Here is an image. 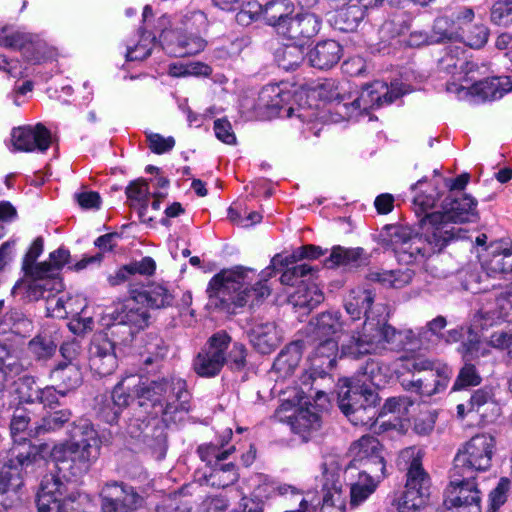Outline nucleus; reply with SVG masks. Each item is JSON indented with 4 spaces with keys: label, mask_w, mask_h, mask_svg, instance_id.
<instances>
[{
    "label": "nucleus",
    "mask_w": 512,
    "mask_h": 512,
    "mask_svg": "<svg viewBox=\"0 0 512 512\" xmlns=\"http://www.w3.org/2000/svg\"><path fill=\"white\" fill-rule=\"evenodd\" d=\"M501 76L487 77L473 83L469 87V93L482 101H494L504 96L502 92Z\"/></svg>",
    "instance_id": "nucleus-46"
},
{
    "label": "nucleus",
    "mask_w": 512,
    "mask_h": 512,
    "mask_svg": "<svg viewBox=\"0 0 512 512\" xmlns=\"http://www.w3.org/2000/svg\"><path fill=\"white\" fill-rule=\"evenodd\" d=\"M131 404L129 385L126 380L119 381L110 393L95 397L94 411L96 418L108 425H117L123 411Z\"/></svg>",
    "instance_id": "nucleus-18"
},
{
    "label": "nucleus",
    "mask_w": 512,
    "mask_h": 512,
    "mask_svg": "<svg viewBox=\"0 0 512 512\" xmlns=\"http://www.w3.org/2000/svg\"><path fill=\"white\" fill-rule=\"evenodd\" d=\"M489 35V28L484 24H474L468 28L462 26L459 41L464 42L471 48L479 49L488 42Z\"/></svg>",
    "instance_id": "nucleus-54"
},
{
    "label": "nucleus",
    "mask_w": 512,
    "mask_h": 512,
    "mask_svg": "<svg viewBox=\"0 0 512 512\" xmlns=\"http://www.w3.org/2000/svg\"><path fill=\"white\" fill-rule=\"evenodd\" d=\"M31 422V413L23 406L18 405L10 420V434L13 440L11 448L6 452L2 467L0 468V509L9 510L21 503L20 490L24 486V479L44 471L47 466H34L24 468L16 462L13 450L36 445L29 438L22 436Z\"/></svg>",
    "instance_id": "nucleus-4"
},
{
    "label": "nucleus",
    "mask_w": 512,
    "mask_h": 512,
    "mask_svg": "<svg viewBox=\"0 0 512 512\" xmlns=\"http://www.w3.org/2000/svg\"><path fill=\"white\" fill-rule=\"evenodd\" d=\"M461 27L451 16H439L434 20L432 26V41L435 43L459 41Z\"/></svg>",
    "instance_id": "nucleus-42"
},
{
    "label": "nucleus",
    "mask_w": 512,
    "mask_h": 512,
    "mask_svg": "<svg viewBox=\"0 0 512 512\" xmlns=\"http://www.w3.org/2000/svg\"><path fill=\"white\" fill-rule=\"evenodd\" d=\"M327 251L328 249H323L315 244H305L294 249L290 255L282 256L281 254H276L273 257V263L279 262L281 266H288L304 259L316 260L324 256Z\"/></svg>",
    "instance_id": "nucleus-47"
},
{
    "label": "nucleus",
    "mask_w": 512,
    "mask_h": 512,
    "mask_svg": "<svg viewBox=\"0 0 512 512\" xmlns=\"http://www.w3.org/2000/svg\"><path fill=\"white\" fill-rule=\"evenodd\" d=\"M276 266L273 263L261 272V278L254 284L249 278V273L255 276V270L241 265L230 269H222L209 281L206 293L209 301L220 311L228 314H236L237 309L249 305L251 308L258 306L271 294L267 285L268 278L275 275Z\"/></svg>",
    "instance_id": "nucleus-2"
},
{
    "label": "nucleus",
    "mask_w": 512,
    "mask_h": 512,
    "mask_svg": "<svg viewBox=\"0 0 512 512\" xmlns=\"http://www.w3.org/2000/svg\"><path fill=\"white\" fill-rule=\"evenodd\" d=\"M511 481L507 477H501L488 495V507L486 512H499L500 508L506 503L510 491Z\"/></svg>",
    "instance_id": "nucleus-59"
},
{
    "label": "nucleus",
    "mask_w": 512,
    "mask_h": 512,
    "mask_svg": "<svg viewBox=\"0 0 512 512\" xmlns=\"http://www.w3.org/2000/svg\"><path fill=\"white\" fill-rule=\"evenodd\" d=\"M111 322L107 324L106 328L102 331H98L107 338L115 346H127L134 340L137 334L128 324L124 321H120L118 316L113 312L111 314Z\"/></svg>",
    "instance_id": "nucleus-41"
},
{
    "label": "nucleus",
    "mask_w": 512,
    "mask_h": 512,
    "mask_svg": "<svg viewBox=\"0 0 512 512\" xmlns=\"http://www.w3.org/2000/svg\"><path fill=\"white\" fill-rule=\"evenodd\" d=\"M86 496L68 493L67 485L58 475L42 479L36 494L38 512H86Z\"/></svg>",
    "instance_id": "nucleus-9"
},
{
    "label": "nucleus",
    "mask_w": 512,
    "mask_h": 512,
    "mask_svg": "<svg viewBox=\"0 0 512 512\" xmlns=\"http://www.w3.org/2000/svg\"><path fill=\"white\" fill-rule=\"evenodd\" d=\"M69 432L70 441L55 444L53 447L45 442L29 445L14 449L12 454L21 468L48 466L51 461L63 476H69L74 480L81 479L98 460L101 440L98 431L88 419L74 421Z\"/></svg>",
    "instance_id": "nucleus-1"
},
{
    "label": "nucleus",
    "mask_w": 512,
    "mask_h": 512,
    "mask_svg": "<svg viewBox=\"0 0 512 512\" xmlns=\"http://www.w3.org/2000/svg\"><path fill=\"white\" fill-rule=\"evenodd\" d=\"M1 322L7 326L12 333L26 337L33 329V322L20 309L10 308L2 317Z\"/></svg>",
    "instance_id": "nucleus-52"
},
{
    "label": "nucleus",
    "mask_w": 512,
    "mask_h": 512,
    "mask_svg": "<svg viewBox=\"0 0 512 512\" xmlns=\"http://www.w3.org/2000/svg\"><path fill=\"white\" fill-rule=\"evenodd\" d=\"M99 498L102 512H135L142 501L136 489L122 481L106 482Z\"/></svg>",
    "instance_id": "nucleus-17"
},
{
    "label": "nucleus",
    "mask_w": 512,
    "mask_h": 512,
    "mask_svg": "<svg viewBox=\"0 0 512 512\" xmlns=\"http://www.w3.org/2000/svg\"><path fill=\"white\" fill-rule=\"evenodd\" d=\"M177 422L178 421H164L161 418L157 420L151 433L144 436V442L155 459L162 460L165 458L168 450V426L171 423L176 424Z\"/></svg>",
    "instance_id": "nucleus-39"
},
{
    "label": "nucleus",
    "mask_w": 512,
    "mask_h": 512,
    "mask_svg": "<svg viewBox=\"0 0 512 512\" xmlns=\"http://www.w3.org/2000/svg\"><path fill=\"white\" fill-rule=\"evenodd\" d=\"M400 458L404 463L403 491L393 500L398 512H420L430 500L432 479L423 465V453L415 447L404 449Z\"/></svg>",
    "instance_id": "nucleus-7"
},
{
    "label": "nucleus",
    "mask_w": 512,
    "mask_h": 512,
    "mask_svg": "<svg viewBox=\"0 0 512 512\" xmlns=\"http://www.w3.org/2000/svg\"><path fill=\"white\" fill-rule=\"evenodd\" d=\"M282 267L285 269L281 273L280 282L288 286L301 284L304 282V278L309 277L311 279L318 272L317 268L306 263H295Z\"/></svg>",
    "instance_id": "nucleus-51"
},
{
    "label": "nucleus",
    "mask_w": 512,
    "mask_h": 512,
    "mask_svg": "<svg viewBox=\"0 0 512 512\" xmlns=\"http://www.w3.org/2000/svg\"><path fill=\"white\" fill-rule=\"evenodd\" d=\"M421 232L403 224H386L378 234L377 243L392 251L399 263L409 265L439 254L444 250L445 240H439L441 231L434 232L430 224L419 220Z\"/></svg>",
    "instance_id": "nucleus-5"
},
{
    "label": "nucleus",
    "mask_w": 512,
    "mask_h": 512,
    "mask_svg": "<svg viewBox=\"0 0 512 512\" xmlns=\"http://www.w3.org/2000/svg\"><path fill=\"white\" fill-rule=\"evenodd\" d=\"M11 142L14 151L45 153L51 146L52 135L42 123L18 126L11 130Z\"/></svg>",
    "instance_id": "nucleus-20"
},
{
    "label": "nucleus",
    "mask_w": 512,
    "mask_h": 512,
    "mask_svg": "<svg viewBox=\"0 0 512 512\" xmlns=\"http://www.w3.org/2000/svg\"><path fill=\"white\" fill-rule=\"evenodd\" d=\"M114 313L120 321H124L134 331L139 333L147 328L150 324L151 315L145 305L134 295L129 294V298Z\"/></svg>",
    "instance_id": "nucleus-29"
},
{
    "label": "nucleus",
    "mask_w": 512,
    "mask_h": 512,
    "mask_svg": "<svg viewBox=\"0 0 512 512\" xmlns=\"http://www.w3.org/2000/svg\"><path fill=\"white\" fill-rule=\"evenodd\" d=\"M305 343L296 340L286 345L275 358L272 369L282 377L290 376L299 366Z\"/></svg>",
    "instance_id": "nucleus-33"
},
{
    "label": "nucleus",
    "mask_w": 512,
    "mask_h": 512,
    "mask_svg": "<svg viewBox=\"0 0 512 512\" xmlns=\"http://www.w3.org/2000/svg\"><path fill=\"white\" fill-rule=\"evenodd\" d=\"M477 201L469 194H462L458 198H446L443 203V211H434L425 215L422 221L431 225L434 232L441 231L439 240H445L444 249L452 242L459 239V232L453 226L455 223L474 221L478 217L476 210Z\"/></svg>",
    "instance_id": "nucleus-8"
},
{
    "label": "nucleus",
    "mask_w": 512,
    "mask_h": 512,
    "mask_svg": "<svg viewBox=\"0 0 512 512\" xmlns=\"http://www.w3.org/2000/svg\"><path fill=\"white\" fill-rule=\"evenodd\" d=\"M307 393L308 397L313 399V403L305 402V406H300L288 417L292 432L299 435L304 442L310 440L312 434L320 429L321 413L328 402L327 394L318 387L313 391L307 390Z\"/></svg>",
    "instance_id": "nucleus-15"
},
{
    "label": "nucleus",
    "mask_w": 512,
    "mask_h": 512,
    "mask_svg": "<svg viewBox=\"0 0 512 512\" xmlns=\"http://www.w3.org/2000/svg\"><path fill=\"white\" fill-rule=\"evenodd\" d=\"M116 347L107 336L94 333L88 349L91 371L100 377L111 375L118 367Z\"/></svg>",
    "instance_id": "nucleus-21"
},
{
    "label": "nucleus",
    "mask_w": 512,
    "mask_h": 512,
    "mask_svg": "<svg viewBox=\"0 0 512 512\" xmlns=\"http://www.w3.org/2000/svg\"><path fill=\"white\" fill-rule=\"evenodd\" d=\"M492 24L508 28L512 26V0H498L490 8Z\"/></svg>",
    "instance_id": "nucleus-60"
},
{
    "label": "nucleus",
    "mask_w": 512,
    "mask_h": 512,
    "mask_svg": "<svg viewBox=\"0 0 512 512\" xmlns=\"http://www.w3.org/2000/svg\"><path fill=\"white\" fill-rule=\"evenodd\" d=\"M414 271L411 269L376 273L374 280L381 283H388L392 288L400 289L411 283Z\"/></svg>",
    "instance_id": "nucleus-62"
},
{
    "label": "nucleus",
    "mask_w": 512,
    "mask_h": 512,
    "mask_svg": "<svg viewBox=\"0 0 512 512\" xmlns=\"http://www.w3.org/2000/svg\"><path fill=\"white\" fill-rule=\"evenodd\" d=\"M72 418V411L69 408L53 409L47 412L35 428V434L29 433V436H38L40 434L55 432L64 427Z\"/></svg>",
    "instance_id": "nucleus-44"
},
{
    "label": "nucleus",
    "mask_w": 512,
    "mask_h": 512,
    "mask_svg": "<svg viewBox=\"0 0 512 512\" xmlns=\"http://www.w3.org/2000/svg\"><path fill=\"white\" fill-rule=\"evenodd\" d=\"M363 16L364 12L360 5H346L336 11L334 24L340 31L351 32L357 28Z\"/></svg>",
    "instance_id": "nucleus-48"
},
{
    "label": "nucleus",
    "mask_w": 512,
    "mask_h": 512,
    "mask_svg": "<svg viewBox=\"0 0 512 512\" xmlns=\"http://www.w3.org/2000/svg\"><path fill=\"white\" fill-rule=\"evenodd\" d=\"M496 450V439L488 433H479L471 437L457 451L451 469L478 477L492 467Z\"/></svg>",
    "instance_id": "nucleus-11"
},
{
    "label": "nucleus",
    "mask_w": 512,
    "mask_h": 512,
    "mask_svg": "<svg viewBox=\"0 0 512 512\" xmlns=\"http://www.w3.org/2000/svg\"><path fill=\"white\" fill-rule=\"evenodd\" d=\"M383 348L390 350L400 351L404 350L407 345V340L412 334L411 330L403 331L397 330L395 327L390 325L387 321L383 320Z\"/></svg>",
    "instance_id": "nucleus-55"
},
{
    "label": "nucleus",
    "mask_w": 512,
    "mask_h": 512,
    "mask_svg": "<svg viewBox=\"0 0 512 512\" xmlns=\"http://www.w3.org/2000/svg\"><path fill=\"white\" fill-rule=\"evenodd\" d=\"M130 401L151 418L160 414L164 421H182L192 409V394L187 381L176 375L155 380H139L129 385Z\"/></svg>",
    "instance_id": "nucleus-3"
},
{
    "label": "nucleus",
    "mask_w": 512,
    "mask_h": 512,
    "mask_svg": "<svg viewBox=\"0 0 512 512\" xmlns=\"http://www.w3.org/2000/svg\"><path fill=\"white\" fill-rule=\"evenodd\" d=\"M24 274L28 278H36L37 280L51 284L52 280L63 281L60 273L54 266L48 261H43L33 264L28 269H25Z\"/></svg>",
    "instance_id": "nucleus-61"
},
{
    "label": "nucleus",
    "mask_w": 512,
    "mask_h": 512,
    "mask_svg": "<svg viewBox=\"0 0 512 512\" xmlns=\"http://www.w3.org/2000/svg\"><path fill=\"white\" fill-rule=\"evenodd\" d=\"M344 55V47L334 39L318 41L307 52L308 62L311 67L327 71L334 68Z\"/></svg>",
    "instance_id": "nucleus-24"
},
{
    "label": "nucleus",
    "mask_w": 512,
    "mask_h": 512,
    "mask_svg": "<svg viewBox=\"0 0 512 512\" xmlns=\"http://www.w3.org/2000/svg\"><path fill=\"white\" fill-rule=\"evenodd\" d=\"M374 301L375 293L372 290L356 288L345 298L344 307L352 320H359L361 317L367 319Z\"/></svg>",
    "instance_id": "nucleus-34"
},
{
    "label": "nucleus",
    "mask_w": 512,
    "mask_h": 512,
    "mask_svg": "<svg viewBox=\"0 0 512 512\" xmlns=\"http://www.w3.org/2000/svg\"><path fill=\"white\" fill-rule=\"evenodd\" d=\"M249 355L246 345L240 341H233L230 335V342L224 352L223 365L233 374L245 373L250 366Z\"/></svg>",
    "instance_id": "nucleus-35"
},
{
    "label": "nucleus",
    "mask_w": 512,
    "mask_h": 512,
    "mask_svg": "<svg viewBox=\"0 0 512 512\" xmlns=\"http://www.w3.org/2000/svg\"><path fill=\"white\" fill-rule=\"evenodd\" d=\"M322 28V18L312 12H302L292 15L287 25L281 30L283 39L308 46L319 34Z\"/></svg>",
    "instance_id": "nucleus-22"
},
{
    "label": "nucleus",
    "mask_w": 512,
    "mask_h": 512,
    "mask_svg": "<svg viewBox=\"0 0 512 512\" xmlns=\"http://www.w3.org/2000/svg\"><path fill=\"white\" fill-rule=\"evenodd\" d=\"M382 366L379 361L368 358L364 364L357 368L356 373L352 377H359L367 381L370 386L378 385L383 375Z\"/></svg>",
    "instance_id": "nucleus-64"
},
{
    "label": "nucleus",
    "mask_w": 512,
    "mask_h": 512,
    "mask_svg": "<svg viewBox=\"0 0 512 512\" xmlns=\"http://www.w3.org/2000/svg\"><path fill=\"white\" fill-rule=\"evenodd\" d=\"M295 306L314 309L324 300L323 293L316 286L299 288L292 296Z\"/></svg>",
    "instance_id": "nucleus-58"
},
{
    "label": "nucleus",
    "mask_w": 512,
    "mask_h": 512,
    "mask_svg": "<svg viewBox=\"0 0 512 512\" xmlns=\"http://www.w3.org/2000/svg\"><path fill=\"white\" fill-rule=\"evenodd\" d=\"M312 342L315 347L309 357V368L300 377L301 386L308 387L309 391L315 389L314 384L318 379L332 380V372L337 367L338 359L344 357L337 339Z\"/></svg>",
    "instance_id": "nucleus-13"
},
{
    "label": "nucleus",
    "mask_w": 512,
    "mask_h": 512,
    "mask_svg": "<svg viewBox=\"0 0 512 512\" xmlns=\"http://www.w3.org/2000/svg\"><path fill=\"white\" fill-rule=\"evenodd\" d=\"M249 10L241 9L239 16L249 14L250 20L263 18L266 25L271 26L280 35L292 17L295 7L291 0H270L264 5L257 2H248Z\"/></svg>",
    "instance_id": "nucleus-19"
},
{
    "label": "nucleus",
    "mask_w": 512,
    "mask_h": 512,
    "mask_svg": "<svg viewBox=\"0 0 512 512\" xmlns=\"http://www.w3.org/2000/svg\"><path fill=\"white\" fill-rule=\"evenodd\" d=\"M338 406L355 426L372 428L379 418L380 397L370 384L359 377L338 380Z\"/></svg>",
    "instance_id": "nucleus-6"
},
{
    "label": "nucleus",
    "mask_w": 512,
    "mask_h": 512,
    "mask_svg": "<svg viewBox=\"0 0 512 512\" xmlns=\"http://www.w3.org/2000/svg\"><path fill=\"white\" fill-rule=\"evenodd\" d=\"M239 472L235 463H218L210 468V473L206 475L207 481L212 487L226 488L235 484L239 480Z\"/></svg>",
    "instance_id": "nucleus-43"
},
{
    "label": "nucleus",
    "mask_w": 512,
    "mask_h": 512,
    "mask_svg": "<svg viewBox=\"0 0 512 512\" xmlns=\"http://www.w3.org/2000/svg\"><path fill=\"white\" fill-rule=\"evenodd\" d=\"M413 191H416L413 198L414 212L419 220L424 218L425 215H429L432 212L429 210L436 206V203L441 197V193L435 185L429 183L426 177L418 180L411 186Z\"/></svg>",
    "instance_id": "nucleus-31"
},
{
    "label": "nucleus",
    "mask_w": 512,
    "mask_h": 512,
    "mask_svg": "<svg viewBox=\"0 0 512 512\" xmlns=\"http://www.w3.org/2000/svg\"><path fill=\"white\" fill-rule=\"evenodd\" d=\"M57 343L52 335L48 333H39L28 342V350L38 361L51 359L57 350Z\"/></svg>",
    "instance_id": "nucleus-49"
},
{
    "label": "nucleus",
    "mask_w": 512,
    "mask_h": 512,
    "mask_svg": "<svg viewBox=\"0 0 512 512\" xmlns=\"http://www.w3.org/2000/svg\"><path fill=\"white\" fill-rule=\"evenodd\" d=\"M50 378L65 392L76 389L82 382V373L74 363H59L50 372Z\"/></svg>",
    "instance_id": "nucleus-40"
},
{
    "label": "nucleus",
    "mask_w": 512,
    "mask_h": 512,
    "mask_svg": "<svg viewBox=\"0 0 512 512\" xmlns=\"http://www.w3.org/2000/svg\"><path fill=\"white\" fill-rule=\"evenodd\" d=\"M168 351L169 346L159 334L153 332L146 334L139 354L142 368L147 373L159 370Z\"/></svg>",
    "instance_id": "nucleus-27"
},
{
    "label": "nucleus",
    "mask_w": 512,
    "mask_h": 512,
    "mask_svg": "<svg viewBox=\"0 0 512 512\" xmlns=\"http://www.w3.org/2000/svg\"><path fill=\"white\" fill-rule=\"evenodd\" d=\"M482 377L477 370L476 366L470 361H465L464 365L460 368L458 375L452 385L451 391H461L469 387L480 385Z\"/></svg>",
    "instance_id": "nucleus-53"
},
{
    "label": "nucleus",
    "mask_w": 512,
    "mask_h": 512,
    "mask_svg": "<svg viewBox=\"0 0 512 512\" xmlns=\"http://www.w3.org/2000/svg\"><path fill=\"white\" fill-rule=\"evenodd\" d=\"M127 199L130 201V207H135L136 202L138 207V216L141 222H150L152 217H147V209L149 206V183L145 178H138L131 181L125 189Z\"/></svg>",
    "instance_id": "nucleus-37"
},
{
    "label": "nucleus",
    "mask_w": 512,
    "mask_h": 512,
    "mask_svg": "<svg viewBox=\"0 0 512 512\" xmlns=\"http://www.w3.org/2000/svg\"><path fill=\"white\" fill-rule=\"evenodd\" d=\"M357 479L350 483V504L356 507L373 494L380 481L366 476L356 475Z\"/></svg>",
    "instance_id": "nucleus-50"
},
{
    "label": "nucleus",
    "mask_w": 512,
    "mask_h": 512,
    "mask_svg": "<svg viewBox=\"0 0 512 512\" xmlns=\"http://www.w3.org/2000/svg\"><path fill=\"white\" fill-rule=\"evenodd\" d=\"M482 492L477 477L450 469L444 505L455 512H482Z\"/></svg>",
    "instance_id": "nucleus-12"
},
{
    "label": "nucleus",
    "mask_w": 512,
    "mask_h": 512,
    "mask_svg": "<svg viewBox=\"0 0 512 512\" xmlns=\"http://www.w3.org/2000/svg\"><path fill=\"white\" fill-rule=\"evenodd\" d=\"M253 348L263 355L274 352L280 344L277 327L273 322L254 325L248 332Z\"/></svg>",
    "instance_id": "nucleus-32"
},
{
    "label": "nucleus",
    "mask_w": 512,
    "mask_h": 512,
    "mask_svg": "<svg viewBox=\"0 0 512 512\" xmlns=\"http://www.w3.org/2000/svg\"><path fill=\"white\" fill-rule=\"evenodd\" d=\"M64 288L63 281L52 280V283L43 282L36 278L29 280H19L12 288L13 295H22L26 302H37L40 299H49L54 297V293L61 292Z\"/></svg>",
    "instance_id": "nucleus-26"
},
{
    "label": "nucleus",
    "mask_w": 512,
    "mask_h": 512,
    "mask_svg": "<svg viewBox=\"0 0 512 512\" xmlns=\"http://www.w3.org/2000/svg\"><path fill=\"white\" fill-rule=\"evenodd\" d=\"M306 57V46L296 42L285 44L277 54L279 66L286 71L299 68Z\"/></svg>",
    "instance_id": "nucleus-45"
},
{
    "label": "nucleus",
    "mask_w": 512,
    "mask_h": 512,
    "mask_svg": "<svg viewBox=\"0 0 512 512\" xmlns=\"http://www.w3.org/2000/svg\"><path fill=\"white\" fill-rule=\"evenodd\" d=\"M354 457L345 468V477L366 476L381 481L386 477L383 445L378 438L364 435L353 444Z\"/></svg>",
    "instance_id": "nucleus-10"
},
{
    "label": "nucleus",
    "mask_w": 512,
    "mask_h": 512,
    "mask_svg": "<svg viewBox=\"0 0 512 512\" xmlns=\"http://www.w3.org/2000/svg\"><path fill=\"white\" fill-rule=\"evenodd\" d=\"M161 37L163 49L176 58L196 55L206 46V41L201 36L182 29L164 30Z\"/></svg>",
    "instance_id": "nucleus-23"
},
{
    "label": "nucleus",
    "mask_w": 512,
    "mask_h": 512,
    "mask_svg": "<svg viewBox=\"0 0 512 512\" xmlns=\"http://www.w3.org/2000/svg\"><path fill=\"white\" fill-rule=\"evenodd\" d=\"M376 84H367L360 95L354 99L351 105L355 109L367 112L370 109H378L382 106L381 93L375 88Z\"/></svg>",
    "instance_id": "nucleus-56"
},
{
    "label": "nucleus",
    "mask_w": 512,
    "mask_h": 512,
    "mask_svg": "<svg viewBox=\"0 0 512 512\" xmlns=\"http://www.w3.org/2000/svg\"><path fill=\"white\" fill-rule=\"evenodd\" d=\"M438 414L435 411H420L412 419V430L419 436H428L434 430Z\"/></svg>",
    "instance_id": "nucleus-63"
},
{
    "label": "nucleus",
    "mask_w": 512,
    "mask_h": 512,
    "mask_svg": "<svg viewBox=\"0 0 512 512\" xmlns=\"http://www.w3.org/2000/svg\"><path fill=\"white\" fill-rule=\"evenodd\" d=\"M452 371L447 365L434 366L423 376L412 380L411 384L422 396L441 393L448 387Z\"/></svg>",
    "instance_id": "nucleus-28"
},
{
    "label": "nucleus",
    "mask_w": 512,
    "mask_h": 512,
    "mask_svg": "<svg viewBox=\"0 0 512 512\" xmlns=\"http://www.w3.org/2000/svg\"><path fill=\"white\" fill-rule=\"evenodd\" d=\"M383 321L367 316L361 331H353L342 343L341 353L351 359H360L383 348Z\"/></svg>",
    "instance_id": "nucleus-16"
},
{
    "label": "nucleus",
    "mask_w": 512,
    "mask_h": 512,
    "mask_svg": "<svg viewBox=\"0 0 512 512\" xmlns=\"http://www.w3.org/2000/svg\"><path fill=\"white\" fill-rule=\"evenodd\" d=\"M230 342V334L226 330L213 333L192 360V370L200 378H214L224 368V352Z\"/></svg>",
    "instance_id": "nucleus-14"
},
{
    "label": "nucleus",
    "mask_w": 512,
    "mask_h": 512,
    "mask_svg": "<svg viewBox=\"0 0 512 512\" xmlns=\"http://www.w3.org/2000/svg\"><path fill=\"white\" fill-rule=\"evenodd\" d=\"M263 98H267L265 106L271 113L286 117H291L293 107L290 105L293 100V94L288 89H283L280 85H273L262 91Z\"/></svg>",
    "instance_id": "nucleus-36"
},
{
    "label": "nucleus",
    "mask_w": 512,
    "mask_h": 512,
    "mask_svg": "<svg viewBox=\"0 0 512 512\" xmlns=\"http://www.w3.org/2000/svg\"><path fill=\"white\" fill-rule=\"evenodd\" d=\"M365 250L362 247L346 248L341 245H334L331 248L329 257L324 260V266L328 269L337 267H359Z\"/></svg>",
    "instance_id": "nucleus-38"
},
{
    "label": "nucleus",
    "mask_w": 512,
    "mask_h": 512,
    "mask_svg": "<svg viewBox=\"0 0 512 512\" xmlns=\"http://www.w3.org/2000/svg\"><path fill=\"white\" fill-rule=\"evenodd\" d=\"M310 326L312 341L337 339L338 334L343 329L341 314L332 311L322 312L310 321Z\"/></svg>",
    "instance_id": "nucleus-30"
},
{
    "label": "nucleus",
    "mask_w": 512,
    "mask_h": 512,
    "mask_svg": "<svg viewBox=\"0 0 512 512\" xmlns=\"http://www.w3.org/2000/svg\"><path fill=\"white\" fill-rule=\"evenodd\" d=\"M129 294L140 300L145 307L152 309H163L173 305L174 295L162 284L149 283L130 285Z\"/></svg>",
    "instance_id": "nucleus-25"
},
{
    "label": "nucleus",
    "mask_w": 512,
    "mask_h": 512,
    "mask_svg": "<svg viewBox=\"0 0 512 512\" xmlns=\"http://www.w3.org/2000/svg\"><path fill=\"white\" fill-rule=\"evenodd\" d=\"M28 35L29 32L14 29L10 25L0 26V46L20 52Z\"/></svg>",
    "instance_id": "nucleus-57"
}]
</instances>
